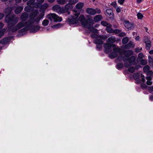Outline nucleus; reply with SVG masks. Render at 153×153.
Returning a JSON list of instances; mask_svg holds the SVG:
<instances>
[{
	"mask_svg": "<svg viewBox=\"0 0 153 153\" xmlns=\"http://www.w3.org/2000/svg\"><path fill=\"white\" fill-rule=\"evenodd\" d=\"M19 19L13 13H9L5 17L4 22L7 24V31L9 33L12 34L22 28V23L19 22L16 25Z\"/></svg>",
	"mask_w": 153,
	"mask_h": 153,
	"instance_id": "f257e3e1",
	"label": "nucleus"
},
{
	"mask_svg": "<svg viewBox=\"0 0 153 153\" xmlns=\"http://www.w3.org/2000/svg\"><path fill=\"white\" fill-rule=\"evenodd\" d=\"M47 18L51 21L57 22V21L61 22L62 19L61 17H59L56 14L54 13H50L47 15Z\"/></svg>",
	"mask_w": 153,
	"mask_h": 153,
	"instance_id": "f03ea898",
	"label": "nucleus"
},
{
	"mask_svg": "<svg viewBox=\"0 0 153 153\" xmlns=\"http://www.w3.org/2000/svg\"><path fill=\"white\" fill-rule=\"evenodd\" d=\"M116 45L114 44H110L108 43H105L103 45V47L105 48L104 49V52L106 54L110 53L111 50V47L114 48L115 47Z\"/></svg>",
	"mask_w": 153,
	"mask_h": 153,
	"instance_id": "7ed1b4c3",
	"label": "nucleus"
},
{
	"mask_svg": "<svg viewBox=\"0 0 153 153\" xmlns=\"http://www.w3.org/2000/svg\"><path fill=\"white\" fill-rule=\"evenodd\" d=\"M62 13H67L68 14H69L70 13V10H71L73 8L72 5L69 3L66 4L65 7L62 8Z\"/></svg>",
	"mask_w": 153,
	"mask_h": 153,
	"instance_id": "20e7f679",
	"label": "nucleus"
},
{
	"mask_svg": "<svg viewBox=\"0 0 153 153\" xmlns=\"http://www.w3.org/2000/svg\"><path fill=\"white\" fill-rule=\"evenodd\" d=\"M93 19L90 18H88L85 21L82 25L84 26L85 27L90 29L93 25Z\"/></svg>",
	"mask_w": 153,
	"mask_h": 153,
	"instance_id": "39448f33",
	"label": "nucleus"
},
{
	"mask_svg": "<svg viewBox=\"0 0 153 153\" xmlns=\"http://www.w3.org/2000/svg\"><path fill=\"white\" fill-rule=\"evenodd\" d=\"M21 22L22 23V27L26 26L28 27V29H29V30L33 26V24H34V21L32 19L28 20L25 23Z\"/></svg>",
	"mask_w": 153,
	"mask_h": 153,
	"instance_id": "423d86ee",
	"label": "nucleus"
},
{
	"mask_svg": "<svg viewBox=\"0 0 153 153\" xmlns=\"http://www.w3.org/2000/svg\"><path fill=\"white\" fill-rule=\"evenodd\" d=\"M105 15L111 20L114 18V14L112 10L111 9H107L105 12Z\"/></svg>",
	"mask_w": 153,
	"mask_h": 153,
	"instance_id": "0eeeda50",
	"label": "nucleus"
},
{
	"mask_svg": "<svg viewBox=\"0 0 153 153\" xmlns=\"http://www.w3.org/2000/svg\"><path fill=\"white\" fill-rule=\"evenodd\" d=\"M67 21L70 24H74L78 22V19L75 18L73 16H70L68 18Z\"/></svg>",
	"mask_w": 153,
	"mask_h": 153,
	"instance_id": "6e6552de",
	"label": "nucleus"
},
{
	"mask_svg": "<svg viewBox=\"0 0 153 153\" xmlns=\"http://www.w3.org/2000/svg\"><path fill=\"white\" fill-rule=\"evenodd\" d=\"M13 38V36H9L2 39L0 41L1 44L2 45H5L7 44L8 42L12 39Z\"/></svg>",
	"mask_w": 153,
	"mask_h": 153,
	"instance_id": "1a4fd4ad",
	"label": "nucleus"
},
{
	"mask_svg": "<svg viewBox=\"0 0 153 153\" xmlns=\"http://www.w3.org/2000/svg\"><path fill=\"white\" fill-rule=\"evenodd\" d=\"M122 54H123L126 57H129L133 53V52L131 50H122Z\"/></svg>",
	"mask_w": 153,
	"mask_h": 153,
	"instance_id": "9d476101",
	"label": "nucleus"
},
{
	"mask_svg": "<svg viewBox=\"0 0 153 153\" xmlns=\"http://www.w3.org/2000/svg\"><path fill=\"white\" fill-rule=\"evenodd\" d=\"M124 24L125 27L129 30H133L134 28L133 24L130 23L128 21H125Z\"/></svg>",
	"mask_w": 153,
	"mask_h": 153,
	"instance_id": "9b49d317",
	"label": "nucleus"
},
{
	"mask_svg": "<svg viewBox=\"0 0 153 153\" xmlns=\"http://www.w3.org/2000/svg\"><path fill=\"white\" fill-rule=\"evenodd\" d=\"M146 45V48L147 50H149L151 46V42L147 38L144 39Z\"/></svg>",
	"mask_w": 153,
	"mask_h": 153,
	"instance_id": "f8f14e48",
	"label": "nucleus"
},
{
	"mask_svg": "<svg viewBox=\"0 0 153 153\" xmlns=\"http://www.w3.org/2000/svg\"><path fill=\"white\" fill-rule=\"evenodd\" d=\"M52 9L54 11H56L57 12H60V13H62V8H61L60 6L58 5H55L53 6Z\"/></svg>",
	"mask_w": 153,
	"mask_h": 153,
	"instance_id": "ddd939ff",
	"label": "nucleus"
},
{
	"mask_svg": "<svg viewBox=\"0 0 153 153\" xmlns=\"http://www.w3.org/2000/svg\"><path fill=\"white\" fill-rule=\"evenodd\" d=\"M40 28V27L38 25L33 26L30 30V33H34L39 30Z\"/></svg>",
	"mask_w": 153,
	"mask_h": 153,
	"instance_id": "4468645a",
	"label": "nucleus"
},
{
	"mask_svg": "<svg viewBox=\"0 0 153 153\" xmlns=\"http://www.w3.org/2000/svg\"><path fill=\"white\" fill-rule=\"evenodd\" d=\"M86 11L87 13L91 15H94L96 14L95 10L90 8H87Z\"/></svg>",
	"mask_w": 153,
	"mask_h": 153,
	"instance_id": "2eb2a0df",
	"label": "nucleus"
},
{
	"mask_svg": "<svg viewBox=\"0 0 153 153\" xmlns=\"http://www.w3.org/2000/svg\"><path fill=\"white\" fill-rule=\"evenodd\" d=\"M38 13V11L37 10H35L32 12L30 15V19L34 18Z\"/></svg>",
	"mask_w": 153,
	"mask_h": 153,
	"instance_id": "dca6fc26",
	"label": "nucleus"
},
{
	"mask_svg": "<svg viewBox=\"0 0 153 153\" xmlns=\"http://www.w3.org/2000/svg\"><path fill=\"white\" fill-rule=\"evenodd\" d=\"M137 61L138 63H140L142 65H146L148 62L147 60L143 59H141L139 58H137Z\"/></svg>",
	"mask_w": 153,
	"mask_h": 153,
	"instance_id": "f3484780",
	"label": "nucleus"
},
{
	"mask_svg": "<svg viewBox=\"0 0 153 153\" xmlns=\"http://www.w3.org/2000/svg\"><path fill=\"white\" fill-rule=\"evenodd\" d=\"M28 17V14L26 13H24L21 16V19L22 21H25L27 20Z\"/></svg>",
	"mask_w": 153,
	"mask_h": 153,
	"instance_id": "a211bd4d",
	"label": "nucleus"
},
{
	"mask_svg": "<svg viewBox=\"0 0 153 153\" xmlns=\"http://www.w3.org/2000/svg\"><path fill=\"white\" fill-rule=\"evenodd\" d=\"M48 5L47 3H45L42 5L40 8V12H44L45 11L46 9L48 7Z\"/></svg>",
	"mask_w": 153,
	"mask_h": 153,
	"instance_id": "6ab92c4d",
	"label": "nucleus"
},
{
	"mask_svg": "<svg viewBox=\"0 0 153 153\" xmlns=\"http://www.w3.org/2000/svg\"><path fill=\"white\" fill-rule=\"evenodd\" d=\"M78 19V21H80L82 25L86 20V18L82 15H81Z\"/></svg>",
	"mask_w": 153,
	"mask_h": 153,
	"instance_id": "aec40b11",
	"label": "nucleus"
},
{
	"mask_svg": "<svg viewBox=\"0 0 153 153\" xmlns=\"http://www.w3.org/2000/svg\"><path fill=\"white\" fill-rule=\"evenodd\" d=\"M115 41V38L114 36H111L109 38L107 42L108 43H111V44H113Z\"/></svg>",
	"mask_w": 153,
	"mask_h": 153,
	"instance_id": "412c9836",
	"label": "nucleus"
},
{
	"mask_svg": "<svg viewBox=\"0 0 153 153\" xmlns=\"http://www.w3.org/2000/svg\"><path fill=\"white\" fill-rule=\"evenodd\" d=\"M102 16L101 15H97L94 17V21L95 22H97L102 20Z\"/></svg>",
	"mask_w": 153,
	"mask_h": 153,
	"instance_id": "4be33fe9",
	"label": "nucleus"
},
{
	"mask_svg": "<svg viewBox=\"0 0 153 153\" xmlns=\"http://www.w3.org/2000/svg\"><path fill=\"white\" fill-rule=\"evenodd\" d=\"M113 50L114 52L116 53L117 54V53H119L120 55H121L122 54V51H121V49L119 48H114Z\"/></svg>",
	"mask_w": 153,
	"mask_h": 153,
	"instance_id": "5701e85b",
	"label": "nucleus"
},
{
	"mask_svg": "<svg viewBox=\"0 0 153 153\" xmlns=\"http://www.w3.org/2000/svg\"><path fill=\"white\" fill-rule=\"evenodd\" d=\"M94 43L97 45H102L103 43V41L100 39H97L94 40Z\"/></svg>",
	"mask_w": 153,
	"mask_h": 153,
	"instance_id": "b1692460",
	"label": "nucleus"
},
{
	"mask_svg": "<svg viewBox=\"0 0 153 153\" xmlns=\"http://www.w3.org/2000/svg\"><path fill=\"white\" fill-rule=\"evenodd\" d=\"M23 7L22 6H19L17 7L15 10L14 12L16 14L19 13L23 10Z\"/></svg>",
	"mask_w": 153,
	"mask_h": 153,
	"instance_id": "393cba45",
	"label": "nucleus"
},
{
	"mask_svg": "<svg viewBox=\"0 0 153 153\" xmlns=\"http://www.w3.org/2000/svg\"><path fill=\"white\" fill-rule=\"evenodd\" d=\"M12 10V7H8L4 10V12L6 14H7L9 13H11V12Z\"/></svg>",
	"mask_w": 153,
	"mask_h": 153,
	"instance_id": "a878e982",
	"label": "nucleus"
},
{
	"mask_svg": "<svg viewBox=\"0 0 153 153\" xmlns=\"http://www.w3.org/2000/svg\"><path fill=\"white\" fill-rule=\"evenodd\" d=\"M111 25H108L106 27V30L109 33H113V29L111 28Z\"/></svg>",
	"mask_w": 153,
	"mask_h": 153,
	"instance_id": "bb28decb",
	"label": "nucleus"
},
{
	"mask_svg": "<svg viewBox=\"0 0 153 153\" xmlns=\"http://www.w3.org/2000/svg\"><path fill=\"white\" fill-rule=\"evenodd\" d=\"M29 30V29H28V27H26L19 30L18 31V32L19 33H22V34H24L25 33L28 31Z\"/></svg>",
	"mask_w": 153,
	"mask_h": 153,
	"instance_id": "cd10ccee",
	"label": "nucleus"
},
{
	"mask_svg": "<svg viewBox=\"0 0 153 153\" xmlns=\"http://www.w3.org/2000/svg\"><path fill=\"white\" fill-rule=\"evenodd\" d=\"M136 57L134 56H132L128 58V62L129 63L132 64L136 60Z\"/></svg>",
	"mask_w": 153,
	"mask_h": 153,
	"instance_id": "c85d7f7f",
	"label": "nucleus"
},
{
	"mask_svg": "<svg viewBox=\"0 0 153 153\" xmlns=\"http://www.w3.org/2000/svg\"><path fill=\"white\" fill-rule=\"evenodd\" d=\"M83 3L79 2L76 5V7L77 9H80L83 7Z\"/></svg>",
	"mask_w": 153,
	"mask_h": 153,
	"instance_id": "c756f323",
	"label": "nucleus"
},
{
	"mask_svg": "<svg viewBox=\"0 0 153 153\" xmlns=\"http://www.w3.org/2000/svg\"><path fill=\"white\" fill-rule=\"evenodd\" d=\"M140 74L139 73H135L133 75V78L135 80H137L140 78Z\"/></svg>",
	"mask_w": 153,
	"mask_h": 153,
	"instance_id": "7c9ffc66",
	"label": "nucleus"
},
{
	"mask_svg": "<svg viewBox=\"0 0 153 153\" xmlns=\"http://www.w3.org/2000/svg\"><path fill=\"white\" fill-rule=\"evenodd\" d=\"M118 54L114 52L112 53H110L109 55V56L111 58H114L117 56Z\"/></svg>",
	"mask_w": 153,
	"mask_h": 153,
	"instance_id": "2f4dec72",
	"label": "nucleus"
},
{
	"mask_svg": "<svg viewBox=\"0 0 153 153\" xmlns=\"http://www.w3.org/2000/svg\"><path fill=\"white\" fill-rule=\"evenodd\" d=\"M57 3L61 5L64 4L67 2V1L65 0H57Z\"/></svg>",
	"mask_w": 153,
	"mask_h": 153,
	"instance_id": "473e14b6",
	"label": "nucleus"
},
{
	"mask_svg": "<svg viewBox=\"0 0 153 153\" xmlns=\"http://www.w3.org/2000/svg\"><path fill=\"white\" fill-rule=\"evenodd\" d=\"M123 67V65L122 63H118L116 65V68L120 70Z\"/></svg>",
	"mask_w": 153,
	"mask_h": 153,
	"instance_id": "72a5a7b5",
	"label": "nucleus"
},
{
	"mask_svg": "<svg viewBox=\"0 0 153 153\" xmlns=\"http://www.w3.org/2000/svg\"><path fill=\"white\" fill-rule=\"evenodd\" d=\"M128 39L127 37L123 38L122 40V43L123 44H126L128 41Z\"/></svg>",
	"mask_w": 153,
	"mask_h": 153,
	"instance_id": "f704fd0d",
	"label": "nucleus"
},
{
	"mask_svg": "<svg viewBox=\"0 0 153 153\" xmlns=\"http://www.w3.org/2000/svg\"><path fill=\"white\" fill-rule=\"evenodd\" d=\"M132 45V43L131 41L129 42L127 44L125 45L126 49H129L131 47Z\"/></svg>",
	"mask_w": 153,
	"mask_h": 153,
	"instance_id": "c9c22d12",
	"label": "nucleus"
},
{
	"mask_svg": "<svg viewBox=\"0 0 153 153\" xmlns=\"http://www.w3.org/2000/svg\"><path fill=\"white\" fill-rule=\"evenodd\" d=\"M101 24L102 26H105L106 27L108 25H110V24L108 23L105 21H101Z\"/></svg>",
	"mask_w": 153,
	"mask_h": 153,
	"instance_id": "e433bc0d",
	"label": "nucleus"
},
{
	"mask_svg": "<svg viewBox=\"0 0 153 153\" xmlns=\"http://www.w3.org/2000/svg\"><path fill=\"white\" fill-rule=\"evenodd\" d=\"M150 69V67L148 65H146L144 66L143 68V71L144 72H146L148 71Z\"/></svg>",
	"mask_w": 153,
	"mask_h": 153,
	"instance_id": "4c0bfd02",
	"label": "nucleus"
},
{
	"mask_svg": "<svg viewBox=\"0 0 153 153\" xmlns=\"http://www.w3.org/2000/svg\"><path fill=\"white\" fill-rule=\"evenodd\" d=\"M135 71V68H134V67H131L129 68L128 69V71L129 72L131 73H133Z\"/></svg>",
	"mask_w": 153,
	"mask_h": 153,
	"instance_id": "58836bf2",
	"label": "nucleus"
},
{
	"mask_svg": "<svg viewBox=\"0 0 153 153\" xmlns=\"http://www.w3.org/2000/svg\"><path fill=\"white\" fill-rule=\"evenodd\" d=\"M49 24V21L47 19H45L42 22V25L43 26H46Z\"/></svg>",
	"mask_w": 153,
	"mask_h": 153,
	"instance_id": "ea45409f",
	"label": "nucleus"
},
{
	"mask_svg": "<svg viewBox=\"0 0 153 153\" xmlns=\"http://www.w3.org/2000/svg\"><path fill=\"white\" fill-rule=\"evenodd\" d=\"M40 18L38 16L35 19L34 18L32 19V20L34 21V23L35 22H36L37 24H38L40 21Z\"/></svg>",
	"mask_w": 153,
	"mask_h": 153,
	"instance_id": "a19ab883",
	"label": "nucleus"
},
{
	"mask_svg": "<svg viewBox=\"0 0 153 153\" xmlns=\"http://www.w3.org/2000/svg\"><path fill=\"white\" fill-rule=\"evenodd\" d=\"M90 29V31L93 33H98V30L97 29L94 28L93 27H91Z\"/></svg>",
	"mask_w": 153,
	"mask_h": 153,
	"instance_id": "79ce46f5",
	"label": "nucleus"
},
{
	"mask_svg": "<svg viewBox=\"0 0 153 153\" xmlns=\"http://www.w3.org/2000/svg\"><path fill=\"white\" fill-rule=\"evenodd\" d=\"M137 18L138 19H141L143 18V15L140 13L139 12L137 14Z\"/></svg>",
	"mask_w": 153,
	"mask_h": 153,
	"instance_id": "37998d69",
	"label": "nucleus"
},
{
	"mask_svg": "<svg viewBox=\"0 0 153 153\" xmlns=\"http://www.w3.org/2000/svg\"><path fill=\"white\" fill-rule=\"evenodd\" d=\"M35 1V0H30L27 1V4L28 5L33 4L34 3Z\"/></svg>",
	"mask_w": 153,
	"mask_h": 153,
	"instance_id": "c03bdc74",
	"label": "nucleus"
},
{
	"mask_svg": "<svg viewBox=\"0 0 153 153\" xmlns=\"http://www.w3.org/2000/svg\"><path fill=\"white\" fill-rule=\"evenodd\" d=\"M5 29L4 28L0 30V38L2 37L4 33Z\"/></svg>",
	"mask_w": 153,
	"mask_h": 153,
	"instance_id": "a18cd8bd",
	"label": "nucleus"
},
{
	"mask_svg": "<svg viewBox=\"0 0 153 153\" xmlns=\"http://www.w3.org/2000/svg\"><path fill=\"white\" fill-rule=\"evenodd\" d=\"M78 1V0H71L69 1V3L72 5L75 4Z\"/></svg>",
	"mask_w": 153,
	"mask_h": 153,
	"instance_id": "49530a36",
	"label": "nucleus"
},
{
	"mask_svg": "<svg viewBox=\"0 0 153 153\" xmlns=\"http://www.w3.org/2000/svg\"><path fill=\"white\" fill-rule=\"evenodd\" d=\"M132 65V64L130 63H128L127 62H126L124 63V66L125 67L128 68L130 67Z\"/></svg>",
	"mask_w": 153,
	"mask_h": 153,
	"instance_id": "de8ad7c7",
	"label": "nucleus"
},
{
	"mask_svg": "<svg viewBox=\"0 0 153 153\" xmlns=\"http://www.w3.org/2000/svg\"><path fill=\"white\" fill-rule=\"evenodd\" d=\"M140 87L143 89H144L147 88V86L145 84L142 83L141 84Z\"/></svg>",
	"mask_w": 153,
	"mask_h": 153,
	"instance_id": "09e8293b",
	"label": "nucleus"
},
{
	"mask_svg": "<svg viewBox=\"0 0 153 153\" xmlns=\"http://www.w3.org/2000/svg\"><path fill=\"white\" fill-rule=\"evenodd\" d=\"M121 31V30H118L117 29H115L114 30H113V33H119Z\"/></svg>",
	"mask_w": 153,
	"mask_h": 153,
	"instance_id": "8fccbe9b",
	"label": "nucleus"
},
{
	"mask_svg": "<svg viewBox=\"0 0 153 153\" xmlns=\"http://www.w3.org/2000/svg\"><path fill=\"white\" fill-rule=\"evenodd\" d=\"M143 57V53H140L138 54V57L137 58H139L140 59H142Z\"/></svg>",
	"mask_w": 153,
	"mask_h": 153,
	"instance_id": "3c124183",
	"label": "nucleus"
},
{
	"mask_svg": "<svg viewBox=\"0 0 153 153\" xmlns=\"http://www.w3.org/2000/svg\"><path fill=\"white\" fill-rule=\"evenodd\" d=\"M140 77L141 78V82H144L145 81V79L144 76V75L142 74H141Z\"/></svg>",
	"mask_w": 153,
	"mask_h": 153,
	"instance_id": "603ef678",
	"label": "nucleus"
},
{
	"mask_svg": "<svg viewBox=\"0 0 153 153\" xmlns=\"http://www.w3.org/2000/svg\"><path fill=\"white\" fill-rule=\"evenodd\" d=\"M91 37L93 38H97V36L95 34L92 33L91 35Z\"/></svg>",
	"mask_w": 153,
	"mask_h": 153,
	"instance_id": "864d4df0",
	"label": "nucleus"
},
{
	"mask_svg": "<svg viewBox=\"0 0 153 153\" xmlns=\"http://www.w3.org/2000/svg\"><path fill=\"white\" fill-rule=\"evenodd\" d=\"M95 11H96V13L100 14L101 13V11L99 8H96L95 10Z\"/></svg>",
	"mask_w": 153,
	"mask_h": 153,
	"instance_id": "5fc2aeb1",
	"label": "nucleus"
},
{
	"mask_svg": "<svg viewBox=\"0 0 153 153\" xmlns=\"http://www.w3.org/2000/svg\"><path fill=\"white\" fill-rule=\"evenodd\" d=\"M153 74V72L152 71H148L147 72V76L149 75V76H151Z\"/></svg>",
	"mask_w": 153,
	"mask_h": 153,
	"instance_id": "6e6d98bb",
	"label": "nucleus"
},
{
	"mask_svg": "<svg viewBox=\"0 0 153 153\" xmlns=\"http://www.w3.org/2000/svg\"><path fill=\"white\" fill-rule=\"evenodd\" d=\"M102 45H96V48L98 50H100L101 49L102 47Z\"/></svg>",
	"mask_w": 153,
	"mask_h": 153,
	"instance_id": "4d7b16f0",
	"label": "nucleus"
},
{
	"mask_svg": "<svg viewBox=\"0 0 153 153\" xmlns=\"http://www.w3.org/2000/svg\"><path fill=\"white\" fill-rule=\"evenodd\" d=\"M111 5L113 6L115 8H116L117 6L116 2H112L111 4Z\"/></svg>",
	"mask_w": 153,
	"mask_h": 153,
	"instance_id": "13d9d810",
	"label": "nucleus"
},
{
	"mask_svg": "<svg viewBox=\"0 0 153 153\" xmlns=\"http://www.w3.org/2000/svg\"><path fill=\"white\" fill-rule=\"evenodd\" d=\"M125 0H118V2L120 4L122 5L124 3Z\"/></svg>",
	"mask_w": 153,
	"mask_h": 153,
	"instance_id": "bf43d9fd",
	"label": "nucleus"
},
{
	"mask_svg": "<svg viewBox=\"0 0 153 153\" xmlns=\"http://www.w3.org/2000/svg\"><path fill=\"white\" fill-rule=\"evenodd\" d=\"M135 51L136 53H138L140 51V48L139 47H137L135 49Z\"/></svg>",
	"mask_w": 153,
	"mask_h": 153,
	"instance_id": "052dcab7",
	"label": "nucleus"
},
{
	"mask_svg": "<svg viewBox=\"0 0 153 153\" xmlns=\"http://www.w3.org/2000/svg\"><path fill=\"white\" fill-rule=\"evenodd\" d=\"M126 35V33L124 32H121L119 33V36L120 37H123Z\"/></svg>",
	"mask_w": 153,
	"mask_h": 153,
	"instance_id": "680f3d73",
	"label": "nucleus"
},
{
	"mask_svg": "<svg viewBox=\"0 0 153 153\" xmlns=\"http://www.w3.org/2000/svg\"><path fill=\"white\" fill-rule=\"evenodd\" d=\"M149 63L150 66H153V59L149 60Z\"/></svg>",
	"mask_w": 153,
	"mask_h": 153,
	"instance_id": "e2e57ef3",
	"label": "nucleus"
},
{
	"mask_svg": "<svg viewBox=\"0 0 153 153\" xmlns=\"http://www.w3.org/2000/svg\"><path fill=\"white\" fill-rule=\"evenodd\" d=\"M79 14H80V13L79 12H78V13H75L74 14L75 16V18H77V19H78L79 16Z\"/></svg>",
	"mask_w": 153,
	"mask_h": 153,
	"instance_id": "0e129e2a",
	"label": "nucleus"
},
{
	"mask_svg": "<svg viewBox=\"0 0 153 153\" xmlns=\"http://www.w3.org/2000/svg\"><path fill=\"white\" fill-rule=\"evenodd\" d=\"M123 60L124 62H126L128 61V58H127L125 57H123Z\"/></svg>",
	"mask_w": 153,
	"mask_h": 153,
	"instance_id": "69168bd1",
	"label": "nucleus"
},
{
	"mask_svg": "<svg viewBox=\"0 0 153 153\" xmlns=\"http://www.w3.org/2000/svg\"><path fill=\"white\" fill-rule=\"evenodd\" d=\"M146 84L148 85H151L152 84V82L151 80H147Z\"/></svg>",
	"mask_w": 153,
	"mask_h": 153,
	"instance_id": "338daca9",
	"label": "nucleus"
},
{
	"mask_svg": "<svg viewBox=\"0 0 153 153\" xmlns=\"http://www.w3.org/2000/svg\"><path fill=\"white\" fill-rule=\"evenodd\" d=\"M148 89L149 91H153V85L148 87Z\"/></svg>",
	"mask_w": 153,
	"mask_h": 153,
	"instance_id": "774afa93",
	"label": "nucleus"
}]
</instances>
